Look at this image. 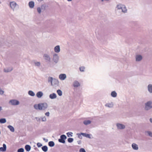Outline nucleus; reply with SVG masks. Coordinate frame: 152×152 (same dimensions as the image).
I'll list each match as a JSON object with an SVG mask.
<instances>
[{
    "label": "nucleus",
    "mask_w": 152,
    "mask_h": 152,
    "mask_svg": "<svg viewBox=\"0 0 152 152\" xmlns=\"http://www.w3.org/2000/svg\"><path fill=\"white\" fill-rule=\"evenodd\" d=\"M115 10L116 11L121 12L124 13H126L128 10L126 6L124 4L121 3L117 4Z\"/></svg>",
    "instance_id": "nucleus-1"
},
{
    "label": "nucleus",
    "mask_w": 152,
    "mask_h": 152,
    "mask_svg": "<svg viewBox=\"0 0 152 152\" xmlns=\"http://www.w3.org/2000/svg\"><path fill=\"white\" fill-rule=\"evenodd\" d=\"M152 109V101L150 100L146 102L144 104V109L148 111Z\"/></svg>",
    "instance_id": "nucleus-2"
},
{
    "label": "nucleus",
    "mask_w": 152,
    "mask_h": 152,
    "mask_svg": "<svg viewBox=\"0 0 152 152\" xmlns=\"http://www.w3.org/2000/svg\"><path fill=\"white\" fill-rule=\"evenodd\" d=\"M59 57L58 54L56 53H55L53 54V55L52 61H53V63L52 64H50V65L51 67H53V64L54 63L55 64H57L59 61Z\"/></svg>",
    "instance_id": "nucleus-3"
},
{
    "label": "nucleus",
    "mask_w": 152,
    "mask_h": 152,
    "mask_svg": "<svg viewBox=\"0 0 152 152\" xmlns=\"http://www.w3.org/2000/svg\"><path fill=\"white\" fill-rule=\"evenodd\" d=\"M117 129L119 130H123L126 128V125L121 123H117L116 124Z\"/></svg>",
    "instance_id": "nucleus-4"
},
{
    "label": "nucleus",
    "mask_w": 152,
    "mask_h": 152,
    "mask_svg": "<svg viewBox=\"0 0 152 152\" xmlns=\"http://www.w3.org/2000/svg\"><path fill=\"white\" fill-rule=\"evenodd\" d=\"M48 104L46 102L39 104V110H45L48 107Z\"/></svg>",
    "instance_id": "nucleus-5"
},
{
    "label": "nucleus",
    "mask_w": 152,
    "mask_h": 152,
    "mask_svg": "<svg viewBox=\"0 0 152 152\" xmlns=\"http://www.w3.org/2000/svg\"><path fill=\"white\" fill-rule=\"evenodd\" d=\"M9 103L10 104L12 105H19L20 103L18 100L13 99L10 100Z\"/></svg>",
    "instance_id": "nucleus-6"
},
{
    "label": "nucleus",
    "mask_w": 152,
    "mask_h": 152,
    "mask_svg": "<svg viewBox=\"0 0 152 152\" xmlns=\"http://www.w3.org/2000/svg\"><path fill=\"white\" fill-rule=\"evenodd\" d=\"M114 105L113 102L111 101L107 102L104 105L105 107L109 108H111L113 107Z\"/></svg>",
    "instance_id": "nucleus-7"
},
{
    "label": "nucleus",
    "mask_w": 152,
    "mask_h": 152,
    "mask_svg": "<svg viewBox=\"0 0 152 152\" xmlns=\"http://www.w3.org/2000/svg\"><path fill=\"white\" fill-rule=\"evenodd\" d=\"M80 82L77 80H74L72 84V86L75 88H77L80 87Z\"/></svg>",
    "instance_id": "nucleus-8"
},
{
    "label": "nucleus",
    "mask_w": 152,
    "mask_h": 152,
    "mask_svg": "<svg viewBox=\"0 0 152 152\" xmlns=\"http://www.w3.org/2000/svg\"><path fill=\"white\" fill-rule=\"evenodd\" d=\"M67 137L64 134L60 136V138L58 140V141L63 143H65V140L66 139Z\"/></svg>",
    "instance_id": "nucleus-9"
},
{
    "label": "nucleus",
    "mask_w": 152,
    "mask_h": 152,
    "mask_svg": "<svg viewBox=\"0 0 152 152\" xmlns=\"http://www.w3.org/2000/svg\"><path fill=\"white\" fill-rule=\"evenodd\" d=\"M67 78L66 75L64 73H61L58 76V78L60 80L64 81Z\"/></svg>",
    "instance_id": "nucleus-10"
},
{
    "label": "nucleus",
    "mask_w": 152,
    "mask_h": 152,
    "mask_svg": "<svg viewBox=\"0 0 152 152\" xmlns=\"http://www.w3.org/2000/svg\"><path fill=\"white\" fill-rule=\"evenodd\" d=\"M43 58L47 62H50L51 58L50 55L48 54H45L43 55Z\"/></svg>",
    "instance_id": "nucleus-11"
},
{
    "label": "nucleus",
    "mask_w": 152,
    "mask_h": 152,
    "mask_svg": "<svg viewBox=\"0 0 152 152\" xmlns=\"http://www.w3.org/2000/svg\"><path fill=\"white\" fill-rule=\"evenodd\" d=\"M10 7L13 10V11L14 10L15 7L17 6H18V5L16 3L15 1L10 2Z\"/></svg>",
    "instance_id": "nucleus-12"
},
{
    "label": "nucleus",
    "mask_w": 152,
    "mask_h": 152,
    "mask_svg": "<svg viewBox=\"0 0 152 152\" xmlns=\"http://www.w3.org/2000/svg\"><path fill=\"white\" fill-rule=\"evenodd\" d=\"M59 83L58 80L56 78H54V79L52 82L51 85L52 86H58Z\"/></svg>",
    "instance_id": "nucleus-13"
},
{
    "label": "nucleus",
    "mask_w": 152,
    "mask_h": 152,
    "mask_svg": "<svg viewBox=\"0 0 152 152\" xmlns=\"http://www.w3.org/2000/svg\"><path fill=\"white\" fill-rule=\"evenodd\" d=\"M142 59V56L138 54L135 56V60L137 62H139L141 61Z\"/></svg>",
    "instance_id": "nucleus-14"
},
{
    "label": "nucleus",
    "mask_w": 152,
    "mask_h": 152,
    "mask_svg": "<svg viewBox=\"0 0 152 152\" xmlns=\"http://www.w3.org/2000/svg\"><path fill=\"white\" fill-rule=\"evenodd\" d=\"M147 90L150 94H152V84H149L148 85Z\"/></svg>",
    "instance_id": "nucleus-15"
},
{
    "label": "nucleus",
    "mask_w": 152,
    "mask_h": 152,
    "mask_svg": "<svg viewBox=\"0 0 152 152\" xmlns=\"http://www.w3.org/2000/svg\"><path fill=\"white\" fill-rule=\"evenodd\" d=\"M80 135H82L83 136L88 138L89 139H91L92 138V135L91 134L83 133H81Z\"/></svg>",
    "instance_id": "nucleus-16"
},
{
    "label": "nucleus",
    "mask_w": 152,
    "mask_h": 152,
    "mask_svg": "<svg viewBox=\"0 0 152 152\" xmlns=\"http://www.w3.org/2000/svg\"><path fill=\"white\" fill-rule=\"evenodd\" d=\"M46 6L45 4L42 5L40 8H39V13L43 12L45 9Z\"/></svg>",
    "instance_id": "nucleus-17"
},
{
    "label": "nucleus",
    "mask_w": 152,
    "mask_h": 152,
    "mask_svg": "<svg viewBox=\"0 0 152 152\" xmlns=\"http://www.w3.org/2000/svg\"><path fill=\"white\" fill-rule=\"evenodd\" d=\"M132 149L134 150L137 151L139 149L138 145L135 143H133L132 144Z\"/></svg>",
    "instance_id": "nucleus-18"
},
{
    "label": "nucleus",
    "mask_w": 152,
    "mask_h": 152,
    "mask_svg": "<svg viewBox=\"0 0 152 152\" xmlns=\"http://www.w3.org/2000/svg\"><path fill=\"white\" fill-rule=\"evenodd\" d=\"M60 46L58 45L55 46L54 48V51L55 53H59L60 51Z\"/></svg>",
    "instance_id": "nucleus-19"
},
{
    "label": "nucleus",
    "mask_w": 152,
    "mask_h": 152,
    "mask_svg": "<svg viewBox=\"0 0 152 152\" xmlns=\"http://www.w3.org/2000/svg\"><path fill=\"white\" fill-rule=\"evenodd\" d=\"M13 69L12 67H9L4 69V71L5 72H11Z\"/></svg>",
    "instance_id": "nucleus-20"
},
{
    "label": "nucleus",
    "mask_w": 152,
    "mask_h": 152,
    "mask_svg": "<svg viewBox=\"0 0 152 152\" xmlns=\"http://www.w3.org/2000/svg\"><path fill=\"white\" fill-rule=\"evenodd\" d=\"M83 123L85 125H88L91 124V121L89 120H85L83 121Z\"/></svg>",
    "instance_id": "nucleus-21"
},
{
    "label": "nucleus",
    "mask_w": 152,
    "mask_h": 152,
    "mask_svg": "<svg viewBox=\"0 0 152 152\" xmlns=\"http://www.w3.org/2000/svg\"><path fill=\"white\" fill-rule=\"evenodd\" d=\"M56 94L54 93H53L50 94L49 95V98L51 99H54L57 97Z\"/></svg>",
    "instance_id": "nucleus-22"
},
{
    "label": "nucleus",
    "mask_w": 152,
    "mask_h": 152,
    "mask_svg": "<svg viewBox=\"0 0 152 152\" xmlns=\"http://www.w3.org/2000/svg\"><path fill=\"white\" fill-rule=\"evenodd\" d=\"M6 149L7 147L6 144H4L3 145V147L0 148V151L2 152H4L6 151Z\"/></svg>",
    "instance_id": "nucleus-23"
},
{
    "label": "nucleus",
    "mask_w": 152,
    "mask_h": 152,
    "mask_svg": "<svg viewBox=\"0 0 152 152\" xmlns=\"http://www.w3.org/2000/svg\"><path fill=\"white\" fill-rule=\"evenodd\" d=\"M28 6L30 8H33L34 6V3L33 1H30L28 3Z\"/></svg>",
    "instance_id": "nucleus-24"
},
{
    "label": "nucleus",
    "mask_w": 152,
    "mask_h": 152,
    "mask_svg": "<svg viewBox=\"0 0 152 152\" xmlns=\"http://www.w3.org/2000/svg\"><path fill=\"white\" fill-rule=\"evenodd\" d=\"M117 93L116 91H112L111 93V96L112 97L115 98L117 96Z\"/></svg>",
    "instance_id": "nucleus-25"
},
{
    "label": "nucleus",
    "mask_w": 152,
    "mask_h": 152,
    "mask_svg": "<svg viewBox=\"0 0 152 152\" xmlns=\"http://www.w3.org/2000/svg\"><path fill=\"white\" fill-rule=\"evenodd\" d=\"M39 120L42 122H46L47 121V118L45 116H42L40 117Z\"/></svg>",
    "instance_id": "nucleus-26"
},
{
    "label": "nucleus",
    "mask_w": 152,
    "mask_h": 152,
    "mask_svg": "<svg viewBox=\"0 0 152 152\" xmlns=\"http://www.w3.org/2000/svg\"><path fill=\"white\" fill-rule=\"evenodd\" d=\"M25 148L26 151L28 152L31 150V147L29 145H26L25 146Z\"/></svg>",
    "instance_id": "nucleus-27"
},
{
    "label": "nucleus",
    "mask_w": 152,
    "mask_h": 152,
    "mask_svg": "<svg viewBox=\"0 0 152 152\" xmlns=\"http://www.w3.org/2000/svg\"><path fill=\"white\" fill-rule=\"evenodd\" d=\"M7 128H8L12 132H14L15 131V129L13 126L11 125H8L7 126Z\"/></svg>",
    "instance_id": "nucleus-28"
},
{
    "label": "nucleus",
    "mask_w": 152,
    "mask_h": 152,
    "mask_svg": "<svg viewBox=\"0 0 152 152\" xmlns=\"http://www.w3.org/2000/svg\"><path fill=\"white\" fill-rule=\"evenodd\" d=\"M145 132L148 136L152 138V132L150 131H147Z\"/></svg>",
    "instance_id": "nucleus-29"
},
{
    "label": "nucleus",
    "mask_w": 152,
    "mask_h": 152,
    "mask_svg": "<svg viewBox=\"0 0 152 152\" xmlns=\"http://www.w3.org/2000/svg\"><path fill=\"white\" fill-rule=\"evenodd\" d=\"M42 149L45 152H46L48 150V148L47 146H44L42 147Z\"/></svg>",
    "instance_id": "nucleus-30"
},
{
    "label": "nucleus",
    "mask_w": 152,
    "mask_h": 152,
    "mask_svg": "<svg viewBox=\"0 0 152 152\" xmlns=\"http://www.w3.org/2000/svg\"><path fill=\"white\" fill-rule=\"evenodd\" d=\"M28 94L31 96H34L35 95L34 93L32 91L30 90L28 92Z\"/></svg>",
    "instance_id": "nucleus-31"
},
{
    "label": "nucleus",
    "mask_w": 152,
    "mask_h": 152,
    "mask_svg": "<svg viewBox=\"0 0 152 152\" xmlns=\"http://www.w3.org/2000/svg\"><path fill=\"white\" fill-rule=\"evenodd\" d=\"M48 145L50 147H53L54 146L55 143L53 141H51L48 142Z\"/></svg>",
    "instance_id": "nucleus-32"
},
{
    "label": "nucleus",
    "mask_w": 152,
    "mask_h": 152,
    "mask_svg": "<svg viewBox=\"0 0 152 152\" xmlns=\"http://www.w3.org/2000/svg\"><path fill=\"white\" fill-rule=\"evenodd\" d=\"M6 122V120L5 118L0 119V123L1 124L5 123Z\"/></svg>",
    "instance_id": "nucleus-33"
},
{
    "label": "nucleus",
    "mask_w": 152,
    "mask_h": 152,
    "mask_svg": "<svg viewBox=\"0 0 152 152\" xmlns=\"http://www.w3.org/2000/svg\"><path fill=\"white\" fill-rule=\"evenodd\" d=\"M57 93L58 95L60 96H61L62 95V91L58 89L57 91Z\"/></svg>",
    "instance_id": "nucleus-34"
},
{
    "label": "nucleus",
    "mask_w": 152,
    "mask_h": 152,
    "mask_svg": "<svg viewBox=\"0 0 152 152\" xmlns=\"http://www.w3.org/2000/svg\"><path fill=\"white\" fill-rule=\"evenodd\" d=\"M72 134L73 133L71 132H68L66 133L67 135L69 137H72Z\"/></svg>",
    "instance_id": "nucleus-35"
},
{
    "label": "nucleus",
    "mask_w": 152,
    "mask_h": 152,
    "mask_svg": "<svg viewBox=\"0 0 152 152\" xmlns=\"http://www.w3.org/2000/svg\"><path fill=\"white\" fill-rule=\"evenodd\" d=\"M53 79L54 78H53L52 77H50L48 78V81L49 82H50L51 83Z\"/></svg>",
    "instance_id": "nucleus-36"
},
{
    "label": "nucleus",
    "mask_w": 152,
    "mask_h": 152,
    "mask_svg": "<svg viewBox=\"0 0 152 152\" xmlns=\"http://www.w3.org/2000/svg\"><path fill=\"white\" fill-rule=\"evenodd\" d=\"M85 68L84 66H81L79 68V69L80 72H84L85 71Z\"/></svg>",
    "instance_id": "nucleus-37"
},
{
    "label": "nucleus",
    "mask_w": 152,
    "mask_h": 152,
    "mask_svg": "<svg viewBox=\"0 0 152 152\" xmlns=\"http://www.w3.org/2000/svg\"><path fill=\"white\" fill-rule=\"evenodd\" d=\"M18 152H24V149L23 148H19L18 150Z\"/></svg>",
    "instance_id": "nucleus-38"
},
{
    "label": "nucleus",
    "mask_w": 152,
    "mask_h": 152,
    "mask_svg": "<svg viewBox=\"0 0 152 152\" xmlns=\"http://www.w3.org/2000/svg\"><path fill=\"white\" fill-rule=\"evenodd\" d=\"M73 140H74V139L72 138H69L68 139V141L69 142H70V143L72 142H73Z\"/></svg>",
    "instance_id": "nucleus-39"
},
{
    "label": "nucleus",
    "mask_w": 152,
    "mask_h": 152,
    "mask_svg": "<svg viewBox=\"0 0 152 152\" xmlns=\"http://www.w3.org/2000/svg\"><path fill=\"white\" fill-rule=\"evenodd\" d=\"M43 95V93L41 91H39V98H41Z\"/></svg>",
    "instance_id": "nucleus-40"
},
{
    "label": "nucleus",
    "mask_w": 152,
    "mask_h": 152,
    "mask_svg": "<svg viewBox=\"0 0 152 152\" xmlns=\"http://www.w3.org/2000/svg\"><path fill=\"white\" fill-rule=\"evenodd\" d=\"M45 114L46 116L49 117L50 116V113L49 112H47L45 113Z\"/></svg>",
    "instance_id": "nucleus-41"
},
{
    "label": "nucleus",
    "mask_w": 152,
    "mask_h": 152,
    "mask_svg": "<svg viewBox=\"0 0 152 152\" xmlns=\"http://www.w3.org/2000/svg\"><path fill=\"white\" fill-rule=\"evenodd\" d=\"M79 152H86L85 149L83 148H81L79 150Z\"/></svg>",
    "instance_id": "nucleus-42"
},
{
    "label": "nucleus",
    "mask_w": 152,
    "mask_h": 152,
    "mask_svg": "<svg viewBox=\"0 0 152 152\" xmlns=\"http://www.w3.org/2000/svg\"><path fill=\"white\" fill-rule=\"evenodd\" d=\"M32 62L34 64V65L35 66H38V62H36L34 60Z\"/></svg>",
    "instance_id": "nucleus-43"
},
{
    "label": "nucleus",
    "mask_w": 152,
    "mask_h": 152,
    "mask_svg": "<svg viewBox=\"0 0 152 152\" xmlns=\"http://www.w3.org/2000/svg\"><path fill=\"white\" fill-rule=\"evenodd\" d=\"M34 107L35 109L37 110L38 109V104H35L34 105Z\"/></svg>",
    "instance_id": "nucleus-44"
},
{
    "label": "nucleus",
    "mask_w": 152,
    "mask_h": 152,
    "mask_svg": "<svg viewBox=\"0 0 152 152\" xmlns=\"http://www.w3.org/2000/svg\"><path fill=\"white\" fill-rule=\"evenodd\" d=\"M4 91L2 90L0 88V94L1 95H2L4 94Z\"/></svg>",
    "instance_id": "nucleus-45"
},
{
    "label": "nucleus",
    "mask_w": 152,
    "mask_h": 152,
    "mask_svg": "<svg viewBox=\"0 0 152 152\" xmlns=\"http://www.w3.org/2000/svg\"><path fill=\"white\" fill-rule=\"evenodd\" d=\"M149 121L150 123L152 124V117L150 118Z\"/></svg>",
    "instance_id": "nucleus-46"
},
{
    "label": "nucleus",
    "mask_w": 152,
    "mask_h": 152,
    "mask_svg": "<svg viewBox=\"0 0 152 152\" xmlns=\"http://www.w3.org/2000/svg\"><path fill=\"white\" fill-rule=\"evenodd\" d=\"M44 140L46 142H47L48 141V140L47 139H45V138H43Z\"/></svg>",
    "instance_id": "nucleus-47"
},
{
    "label": "nucleus",
    "mask_w": 152,
    "mask_h": 152,
    "mask_svg": "<svg viewBox=\"0 0 152 152\" xmlns=\"http://www.w3.org/2000/svg\"><path fill=\"white\" fill-rule=\"evenodd\" d=\"M80 134V133L77 134L78 137L80 138V137H81V135H80L79 134Z\"/></svg>",
    "instance_id": "nucleus-48"
},
{
    "label": "nucleus",
    "mask_w": 152,
    "mask_h": 152,
    "mask_svg": "<svg viewBox=\"0 0 152 152\" xmlns=\"http://www.w3.org/2000/svg\"><path fill=\"white\" fill-rule=\"evenodd\" d=\"M34 149H35V150H37V147H35V145H34Z\"/></svg>",
    "instance_id": "nucleus-49"
},
{
    "label": "nucleus",
    "mask_w": 152,
    "mask_h": 152,
    "mask_svg": "<svg viewBox=\"0 0 152 152\" xmlns=\"http://www.w3.org/2000/svg\"><path fill=\"white\" fill-rule=\"evenodd\" d=\"M41 146H42V144L41 143H39V147H40Z\"/></svg>",
    "instance_id": "nucleus-50"
},
{
    "label": "nucleus",
    "mask_w": 152,
    "mask_h": 152,
    "mask_svg": "<svg viewBox=\"0 0 152 152\" xmlns=\"http://www.w3.org/2000/svg\"><path fill=\"white\" fill-rule=\"evenodd\" d=\"M109 0H101V1L103 2L104 1H109Z\"/></svg>",
    "instance_id": "nucleus-51"
},
{
    "label": "nucleus",
    "mask_w": 152,
    "mask_h": 152,
    "mask_svg": "<svg viewBox=\"0 0 152 152\" xmlns=\"http://www.w3.org/2000/svg\"><path fill=\"white\" fill-rule=\"evenodd\" d=\"M36 96H37V97H38V92H37V94H36Z\"/></svg>",
    "instance_id": "nucleus-52"
},
{
    "label": "nucleus",
    "mask_w": 152,
    "mask_h": 152,
    "mask_svg": "<svg viewBox=\"0 0 152 152\" xmlns=\"http://www.w3.org/2000/svg\"><path fill=\"white\" fill-rule=\"evenodd\" d=\"M2 110V108L1 107H0V111Z\"/></svg>",
    "instance_id": "nucleus-53"
},
{
    "label": "nucleus",
    "mask_w": 152,
    "mask_h": 152,
    "mask_svg": "<svg viewBox=\"0 0 152 152\" xmlns=\"http://www.w3.org/2000/svg\"><path fill=\"white\" fill-rule=\"evenodd\" d=\"M67 1H72V0H67Z\"/></svg>",
    "instance_id": "nucleus-54"
},
{
    "label": "nucleus",
    "mask_w": 152,
    "mask_h": 152,
    "mask_svg": "<svg viewBox=\"0 0 152 152\" xmlns=\"http://www.w3.org/2000/svg\"><path fill=\"white\" fill-rule=\"evenodd\" d=\"M38 143H37V147H38Z\"/></svg>",
    "instance_id": "nucleus-55"
},
{
    "label": "nucleus",
    "mask_w": 152,
    "mask_h": 152,
    "mask_svg": "<svg viewBox=\"0 0 152 152\" xmlns=\"http://www.w3.org/2000/svg\"><path fill=\"white\" fill-rule=\"evenodd\" d=\"M43 1V0H39V1Z\"/></svg>",
    "instance_id": "nucleus-56"
},
{
    "label": "nucleus",
    "mask_w": 152,
    "mask_h": 152,
    "mask_svg": "<svg viewBox=\"0 0 152 152\" xmlns=\"http://www.w3.org/2000/svg\"><path fill=\"white\" fill-rule=\"evenodd\" d=\"M1 0H0V4H1Z\"/></svg>",
    "instance_id": "nucleus-57"
},
{
    "label": "nucleus",
    "mask_w": 152,
    "mask_h": 152,
    "mask_svg": "<svg viewBox=\"0 0 152 152\" xmlns=\"http://www.w3.org/2000/svg\"><path fill=\"white\" fill-rule=\"evenodd\" d=\"M37 11L38 12V7H37Z\"/></svg>",
    "instance_id": "nucleus-58"
},
{
    "label": "nucleus",
    "mask_w": 152,
    "mask_h": 152,
    "mask_svg": "<svg viewBox=\"0 0 152 152\" xmlns=\"http://www.w3.org/2000/svg\"><path fill=\"white\" fill-rule=\"evenodd\" d=\"M37 117H35V119L37 120Z\"/></svg>",
    "instance_id": "nucleus-59"
},
{
    "label": "nucleus",
    "mask_w": 152,
    "mask_h": 152,
    "mask_svg": "<svg viewBox=\"0 0 152 152\" xmlns=\"http://www.w3.org/2000/svg\"><path fill=\"white\" fill-rule=\"evenodd\" d=\"M80 142H79L78 143V144H80Z\"/></svg>",
    "instance_id": "nucleus-60"
},
{
    "label": "nucleus",
    "mask_w": 152,
    "mask_h": 152,
    "mask_svg": "<svg viewBox=\"0 0 152 152\" xmlns=\"http://www.w3.org/2000/svg\"><path fill=\"white\" fill-rule=\"evenodd\" d=\"M80 142H79L78 143V144H80Z\"/></svg>",
    "instance_id": "nucleus-61"
}]
</instances>
